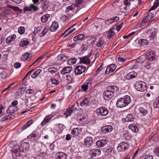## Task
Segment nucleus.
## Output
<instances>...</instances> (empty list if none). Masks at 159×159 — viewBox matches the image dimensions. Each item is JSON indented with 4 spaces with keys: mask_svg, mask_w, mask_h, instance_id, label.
Here are the masks:
<instances>
[{
    "mask_svg": "<svg viewBox=\"0 0 159 159\" xmlns=\"http://www.w3.org/2000/svg\"><path fill=\"white\" fill-rule=\"evenodd\" d=\"M159 5V0L155 2L153 6L151 8L148 13L145 14L144 17L141 22V25H143L145 23L148 22L153 17L156 12L153 11Z\"/></svg>",
    "mask_w": 159,
    "mask_h": 159,
    "instance_id": "f257e3e1",
    "label": "nucleus"
},
{
    "mask_svg": "<svg viewBox=\"0 0 159 159\" xmlns=\"http://www.w3.org/2000/svg\"><path fill=\"white\" fill-rule=\"evenodd\" d=\"M130 102V96L126 95L123 98H119L117 101L116 105L118 107L122 108L128 105Z\"/></svg>",
    "mask_w": 159,
    "mask_h": 159,
    "instance_id": "f03ea898",
    "label": "nucleus"
},
{
    "mask_svg": "<svg viewBox=\"0 0 159 159\" xmlns=\"http://www.w3.org/2000/svg\"><path fill=\"white\" fill-rule=\"evenodd\" d=\"M134 86L138 91L143 92L147 89L146 84L143 81H139L135 83Z\"/></svg>",
    "mask_w": 159,
    "mask_h": 159,
    "instance_id": "7ed1b4c3",
    "label": "nucleus"
},
{
    "mask_svg": "<svg viewBox=\"0 0 159 159\" xmlns=\"http://www.w3.org/2000/svg\"><path fill=\"white\" fill-rule=\"evenodd\" d=\"M96 113L99 116H105L108 115L109 111L106 107H102L96 110Z\"/></svg>",
    "mask_w": 159,
    "mask_h": 159,
    "instance_id": "20e7f679",
    "label": "nucleus"
},
{
    "mask_svg": "<svg viewBox=\"0 0 159 159\" xmlns=\"http://www.w3.org/2000/svg\"><path fill=\"white\" fill-rule=\"evenodd\" d=\"M144 56H140L136 61L135 64L132 66V69H136L138 68H140L142 64L144 62L143 59H145Z\"/></svg>",
    "mask_w": 159,
    "mask_h": 159,
    "instance_id": "39448f33",
    "label": "nucleus"
},
{
    "mask_svg": "<svg viewBox=\"0 0 159 159\" xmlns=\"http://www.w3.org/2000/svg\"><path fill=\"white\" fill-rule=\"evenodd\" d=\"M145 59H143L144 62L145 61V58L150 61H153L155 58V52L153 51H151L148 52L146 54V56H145Z\"/></svg>",
    "mask_w": 159,
    "mask_h": 159,
    "instance_id": "423d86ee",
    "label": "nucleus"
},
{
    "mask_svg": "<svg viewBox=\"0 0 159 159\" xmlns=\"http://www.w3.org/2000/svg\"><path fill=\"white\" fill-rule=\"evenodd\" d=\"M85 70V66L79 65L75 67L74 70V72L76 75H77L84 73Z\"/></svg>",
    "mask_w": 159,
    "mask_h": 159,
    "instance_id": "0eeeda50",
    "label": "nucleus"
},
{
    "mask_svg": "<svg viewBox=\"0 0 159 159\" xmlns=\"http://www.w3.org/2000/svg\"><path fill=\"white\" fill-rule=\"evenodd\" d=\"M129 144L126 143L122 142L120 143L117 147V150L122 152L127 149L129 148Z\"/></svg>",
    "mask_w": 159,
    "mask_h": 159,
    "instance_id": "6e6552de",
    "label": "nucleus"
},
{
    "mask_svg": "<svg viewBox=\"0 0 159 159\" xmlns=\"http://www.w3.org/2000/svg\"><path fill=\"white\" fill-rule=\"evenodd\" d=\"M103 94L104 98L106 100H109L114 95L113 92H111L110 90L105 91Z\"/></svg>",
    "mask_w": 159,
    "mask_h": 159,
    "instance_id": "1a4fd4ad",
    "label": "nucleus"
},
{
    "mask_svg": "<svg viewBox=\"0 0 159 159\" xmlns=\"http://www.w3.org/2000/svg\"><path fill=\"white\" fill-rule=\"evenodd\" d=\"M93 143V138L90 137H87L84 139V145L86 147H89Z\"/></svg>",
    "mask_w": 159,
    "mask_h": 159,
    "instance_id": "9d476101",
    "label": "nucleus"
},
{
    "mask_svg": "<svg viewBox=\"0 0 159 159\" xmlns=\"http://www.w3.org/2000/svg\"><path fill=\"white\" fill-rule=\"evenodd\" d=\"M33 10L34 11H37L39 10L38 6H36L33 4H30L29 7H25L24 9V11H31Z\"/></svg>",
    "mask_w": 159,
    "mask_h": 159,
    "instance_id": "9b49d317",
    "label": "nucleus"
},
{
    "mask_svg": "<svg viewBox=\"0 0 159 159\" xmlns=\"http://www.w3.org/2000/svg\"><path fill=\"white\" fill-rule=\"evenodd\" d=\"M113 129L111 125H107L103 126L101 129V131L103 133L106 134L107 132H111Z\"/></svg>",
    "mask_w": 159,
    "mask_h": 159,
    "instance_id": "f8f14e48",
    "label": "nucleus"
},
{
    "mask_svg": "<svg viewBox=\"0 0 159 159\" xmlns=\"http://www.w3.org/2000/svg\"><path fill=\"white\" fill-rule=\"evenodd\" d=\"M116 68V65L114 64H112L109 65L106 69L105 72V74H108L113 72L115 70Z\"/></svg>",
    "mask_w": 159,
    "mask_h": 159,
    "instance_id": "ddd939ff",
    "label": "nucleus"
},
{
    "mask_svg": "<svg viewBox=\"0 0 159 159\" xmlns=\"http://www.w3.org/2000/svg\"><path fill=\"white\" fill-rule=\"evenodd\" d=\"M20 152H21V149L20 147L18 145L15 146L12 149L13 154L14 153L17 156L19 155Z\"/></svg>",
    "mask_w": 159,
    "mask_h": 159,
    "instance_id": "4468645a",
    "label": "nucleus"
},
{
    "mask_svg": "<svg viewBox=\"0 0 159 159\" xmlns=\"http://www.w3.org/2000/svg\"><path fill=\"white\" fill-rule=\"evenodd\" d=\"M20 148L21 149V152H24L25 151H27L29 150V144L27 142L23 143L21 144Z\"/></svg>",
    "mask_w": 159,
    "mask_h": 159,
    "instance_id": "2eb2a0df",
    "label": "nucleus"
},
{
    "mask_svg": "<svg viewBox=\"0 0 159 159\" xmlns=\"http://www.w3.org/2000/svg\"><path fill=\"white\" fill-rule=\"evenodd\" d=\"M101 153V151L99 149H91L90 151V154L92 156H96L99 155Z\"/></svg>",
    "mask_w": 159,
    "mask_h": 159,
    "instance_id": "dca6fc26",
    "label": "nucleus"
},
{
    "mask_svg": "<svg viewBox=\"0 0 159 159\" xmlns=\"http://www.w3.org/2000/svg\"><path fill=\"white\" fill-rule=\"evenodd\" d=\"M56 159H66V154L63 152H59L56 153L55 155Z\"/></svg>",
    "mask_w": 159,
    "mask_h": 159,
    "instance_id": "f3484780",
    "label": "nucleus"
},
{
    "mask_svg": "<svg viewBox=\"0 0 159 159\" xmlns=\"http://www.w3.org/2000/svg\"><path fill=\"white\" fill-rule=\"evenodd\" d=\"M18 110V108L16 106H10L7 110L8 113H14Z\"/></svg>",
    "mask_w": 159,
    "mask_h": 159,
    "instance_id": "a211bd4d",
    "label": "nucleus"
},
{
    "mask_svg": "<svg viewBox=\"0 0 159 159\" xmlns=\"http://www.w3.org/2000/svg\"><path fill=\"white\" fill-rule=\"evenodd\" d=\"M91 56V54L89 55L87 57H84L80 58V61L84 64H89L90 63V59L89 58Z\"/></svg>",
    "mask_w": 159,
    "mask_h": 159,
    "instance_id": "6ab92c4d",
    "label": "nucleus"
},
{
    "mask_svg": "<svg viewBox=\"0 0 159 159\" xmlns=\"http://www.w3.org/2000/svg\"><path fill=\"white\" fill-rule=\"evenodd\" d=\"M59 26L58 24L57 21L53 22L50 26V30L52 32L56 31Z\"/></svg>",
    "mask_w": 159,
    "mask_h": 159,
    "instance_id": "aec40b11",
    "label": "nucleus"
},
{
    "mask_svg": "<svg viewBox=\"0 0 159 159\" xmlns=\"http://www.w3.org/2000/svg\"><path fill=\"white\" fill-rule=\"evenodd\" d=\"M137 74L135 71H132L129 73L126 76V78L128 80L133 79L136 77Z\"/></svg>",
    "mask_w": 159,
    "mask_h": 159,
    "instance_id": "412c9836",
    "label": "nucleus"
},
{
    "mask_svg": "<svg viewBox=\"0 0 159 159\" xmlns=\"http://www.w3.org/2000/svg\"><path fill=\"white\" fill-rule=\"evenodd\" d=\"M72 70V67L71 66H67L64 67L61 71V74L62 75H64L70 72Z\"/></svg>",
    "mask_w": 159,
    "mask_h": 159,
    "instance_id": "4be33fe9",
    "label": "nucleus"
},
{
    "mask_svg": "<svg viewBox=\"0 0 159 159\" xmlns=\"http://www.w3.org/2000/svg\"><path fill=\"white\" fill-rule=\"evenodd\" d=\"M107 143L106 140H102L101 141L98 140L96 142V145L100 147L104 146Z\"/></svg>",
    "mask_w": 159,
    "mask_h": 159,
    "instance_id": "5701e85b",
    "label": "nucleus"
},
{
    "mask_svg": "<svg viewBox=\"0 0 159 159\" xmlns=\"http://www.w3.org/2000/svg\"><path fill=\"white\" fill-rule=\"evenodd\" d=\"M52 116L50 115L46 116L44 118V120L41 122V124L42 126H43L46 124L51 119Z\"/></svg>",
    "mask_w": 159,
    "mask_h": 159,
    "instance_id": "b1692460",
    "label": "nucleus"
},
{
    "mask_svg": "<svg viewBox=\"0 0 159 159\" xmlns=\"http://www.w3.org/2000/svg\"><path fill=\"white\" fill-rule=\"evenodd\" d=\"M134 0H123V3L125 7L124 8L125 10L129 9L130 2L134 1Z\"/></svg>",
    "mask_w": 159,
    "mask_h": 159,
    "instance_id": "393cba45",
    "label": "nucleus"
},
{
    "mask_svg": "<svg viewBox=\"0 0 159 159\" xmlns=\"http://www.w3.org/2000/svg\"><path fill=\"white\" fill-rule=\"evenodd\" d=\"M57 58L58 60H61L63 61H66L68 59L67 57L62 54L58 55L57 57Z\"/></svg>",
    "mask_w": 159,
    "mask_h": 159,
    "instance_id": "a878e982",
    "label": "nucleus"
},
{
    "mask_svg": "<svg viewBox=\"0 0 159 159\" xmlns=\"http://www.w3.org/2000/svg\"><path fill=\"white\" fill-rule=\"evenodd\" d=\"M129 128L135 133H137L139 131V129L134 124L129 125Z\"/></svg>",
    "mask_w": 159,
    "mask_h": 159,
    "instance_id": "bb28decb",
    "label": "nucleus"
},
{
    "mask_svg": "<svg viewBox=\"0 0 159 159\" xmlns=\"http://www.w3.org/2000/svg\"><path fill=\"white\" fill-rule=\"evenodd\" d=\"M16 38V36L15 34H13L8 37L6 39L7 43H9Z\"/></svg>",
    "mask_w": 159,
    "mask_h": 159,
    "instance_id": "cd10ccee",
    "label": "nucleus"
},
{
    "mask_svg": "<svg viewBox=\"0 0 159 159\" xmlns=\"http://www.w3.org/2000/svg\"><path fill=\"white\" fill-rule=\"evenodd\" d=\"M89 101L88 98H84L80 103L81 106L87 107L89 105Z\"/></svg>",
    "mask_w": 159,
    "mask_h": 159,
    "instance_id": "c85d7f7f",
    "label": "nucleus"
},
{
    "mask_svg": "<svg viewBox=\"0 0 159 159\" xmlns=\"http://www.w3.org/2000/svg\"><path fill=\"white\" fill-rule=\"evenodd\" d=\"M138 43L140 45L144 46L147 45L148 43L147 40L144 39H139L138 41Z\"/></svg>",
    "mask_w": 159,
    "mask_h": 159,
    "instance_id": "c756f323",
    "label": "nucleus"
},
{
    "mask_svg": "<svg viewBox=\"0 0 159 159\" xmlns=\"http://www.w3.org/2000/svg\"><path fill=\"white\" fill-rule=\"evenodd\" d=\"M49 17L50 15L49 14H46L41 17V21L43 23H45L48 21V18Z\"/></svg>",
    "mask_w": 159,
    "mask_h": 159,
    "instance_id": "7c9ffc66",
    "label": "nucleus"
},
{
    "mask_svg": "<svg viewBox=\"0 0 159 159\" xmlns=\"http://www.w3.org/2000/svg\"><path fill=\"white\" fill-rule=\"evenodd\" d=\"M91 85V83L89 82L84 83L81 86V88L83 91H85L88 89L89 85Z\"/></svg>",
    "mask_w": 159,
    "mask_h": 159,
    "instance_id": "2f4dec72",
    "label": "nucleus"
},
{
    "mask_svg": "<svg viewBox=\"0 0 159 159\" xmlns=\"http://www.w3.org/2000/svg\"><path fill=\"white\" fill-rule=\"evenodd\" d=\"M113 148L112 146H109L106 149L105 151V153L106 155H111L112 153V151Z\"/></svg>",
    "mask_w": 159,
    "mask_h": 159,
    "instance_id": "473e14b6",
    "label": "nucleus"
},
{
    "mask_svg": "<svg viewBox=\"0 0 159 159\" xmlns=\"http://www.w3.org/2000/svg\"><path fill=\"white\" fill-rule=\"evenodd\" d=\"M49 7L48 3L47 1H44L42 4V8L44 11H46Z\"/></svg>",
    "mask_w": 159,
    "mask_h": 159,
    "instance_id": "72a5a7b5",
    "label": "nucleus"
},
{
    "mask_svg": "<svg viewBox=\"0 0 159 159\" xmlns=\"http://www.w3.org/2000/svg\"><path fill=\"white\" fill-rule=\"evenodd\" d=\"M57 71V68L51 66L49 67L48 69V71L51 73L52 74L55 73Z\"/></svg>",
    "mask_w": 159,
    "mask_h": 159,
    "instance_id": "f704fd0d",
    "label": "nucleus"
},
{
    "mask_svg": "<svg viewBox=\"0 0 159 159\" xmlns=\"http://www.w3.org/2000/svg\"><path fill=\"white\" fill-rule=\"evenodd\" d=\"M49 30V27H46L44 28L41 33L39 34V36L40 37H42L44 36L45 34L48 32Z\"/></svg>",
    "mask_w": 159,
    "mask_h": 159,
    "instance_id": "c9c22d12",
    "label": "nucleus"
},
{
    "mask_svg": "<svg viewBox=\"0 0 159 159\" xmlns=\"http://www.w3.org/2000/svg\"><path fill=\"white\" fill-rule=\"evenodd\" d=\"M127 120L126 121H133L134 119V115L129 114L127 115Z\"/></svg>",
    "mask_w": 159,
    "mask_h": 159,
    "instance_id": "e433bc0d",
    "label": "nucleus"
},
{
    "mask_svg": "<svg viewBox=\"0 0 159 159\" xmlns=\"http://www.w3.org/2000/svg\"><path fill=\"white\" fill-rule=\"evenodd\" d=\"M29 42L26 40H23L20 42L19 46L21 47H23L28 45Z\"/></svg>",
    "mask_w": 159,
    "mask_h": 159,
    "instance_id": "4c0bfd02",
    "label": "nucleus"
},
{
    "mask_svg": "<svg viewBox=\"0 0 159 159\" xmlns=\"http://www.w3.org/2000/svg\"><path fill=\"white\" fill-rule=\"evenodd\" d=\"M76 61V59L75 58H71L68 60L67 63L69 65H71L75 64Z\"/></svg>",
    "mask_w": 159,
    "mask_h": 159,
    "instance_id": "58836bf2",
    "label": "nucleus"
},
{
    "mask_svg": "<svg viewBox=\"0 0 159 159\" xmlns=\"http://www.w3.org/2000/svg\"><path fill=\"white\" fill-rule=\"evenodd\" d=\"M73 112L71 109L70 108H68L66 109V112L64 113V114L66 115V117H67L68 116H70L71 113Z\"/></svg>",
    "mask_w": 159,
    "mask_h": 159,
    "instance_id": "ea45409f",
    "label": "nucleus"
},
{
    "mask_svg": "<svg viewBox=\"0 0 159 159\" xmlns=\"http://www.w3.org/2000/svg\"><path fill=\"white\" fill-rule=\"evenodd\" d=\"M110 89L114 93V92L118 91L119 88L116 85H112L110 87Z\"/></svg>",
    "mask_w": 159,
    "mask_h": 159,
    "instance_id": "a19ab883",
    "label": "nucleus"
},
{
    "mask_svg": "<svg viewBox=\"0 0 159 159\" xmlns=\"http://www.w3.org/2000/svg\"><path fill=\"white\" fill-rule=\"evenodd\" d=\"M76 6L75 4H73L70 6L68 7H67L66 11V12H68L70 10H72L74 9Z\"/></svg>",
    "mask_w": 159,
    "mask_h": 159,
    "instance_id": "79ce46f5",
    "label": "nucleus"
},
{
    "mask_svg": "<svg viewBox=\"0 0 159 159\" xmlns=\"http://www.w3.org/2000/svg\"><path fill=\"white\" fill-rule=\"evenodd\" d=\"M11 12L10 10H5L2 11L0 15L1 16H5L9 14Z\"/></svg>",
    "mask_w": 159,
    "mask_h": 159,
    "instance_id": "37998d69",
    "label": "nucleus"
},
{
    "mask_svg": "<svg viewBox=\"0 0 159 159\" xmlns=\"http://www.w3.org/2000/svg\"><path fill=\"white\" fill-rule=\"evenodd\" d=\"M153 106L155 108H159V96L155 100Z\"/></svg>",
    "mask_w": 159,
    "mask_h": 159,
    "instance_id": "c03bdc74",
    "label": "nucleus"
},
{
    "mask_svg": "<svg viewBox=\"0 0 159 159\" xmlns=\"http://www.w3.org/2000/svg\"><path fill=\"white\" fill-rule=\"evenodd\" d=\"M156 30L155 29H153L151 33L150 37L152 39H154L156 38Z\"/></svg>",
    "mask_w": 159,
    "mask_h": 159,
    "instance_id": "a18cd8bd",
    "label": "nucleus"
},
{
    "mask_svg": "<svg viewBox=\"0 0 159 159\" xmlns=\"http://www.w3.org/2000/svg\"><path fill=\"white\" fill-rule=\"evenodd\" d=\"M104 42L102 39L100 38L97 42L96 45L98 47H102L104 44Z\"/></svg>",
    "mask_w": 159,
    "mask_h": 159,
    "instance_id": "49530a36",
    "label": "nucleus"
},
{
    "mask_svg": "<svg viewBox=\"0 0 159 159\" xmlns=\"http://www.w3.org/2000/svg\"><path fill=\"white\" fill-rule=\"evenodd\" d=\"M19 33L20 34H23L25 31V29L23 26H20L18 28Z\"/></svg>",
    "mask_w": 159,
    "mask_h": 159,
    "instance_id": "de8ad7c7",
    "label": "nucleus"
},
{
    "mask_svg": "<svg viewBox=\"0 0 159 159\" xmlns=\"http://www.w3.org/2000/svg\"><path fill=\"white\" fill-rule=\"evenodd\" d=\"M139 111L143 116L145 115L148 112V111L147 110H145L143 108L141 107L139 108Z\"/></svg>",
    "mask_w": 159,
    "mask_h": 159,
    "instance_id": "09e8293b",
    "label": "nucleus"
},
{
    "mask_svg": "<svg viewBox=\"0 0 159 159\" xmlns=\"http://www.w3.org/2000/svg\"><path fill=\"white\" fill-rule=\"evenodd\" d=\"M30 55V54L28 52L25 53L23 56V58L24 59V60H29L30 59L29 58Z\"/></svg>",
    "mask_w": 159,
    "mask_h": 159,
    "instance_id": "8fccbe9b",
    "label": "nucleus"
},
{
    "mask_svg": "<svg viewBox=\"0 0 159 159\" xmlns=\"http://www.w3.org/2000/svg\"><path fill=\"white\" fill-rule=\"evenodd\" d=\"M95 41L96 39H90L87 41V43L89 44V45H92L94 44Z\"/></svg>",
    "mask_w": 159,
    "mask_h": 159,
    "instance_id": "3c124183",
    "label": "nucleus"
},
{
    "mask_svg": "<svg viewBox=\"0 0 159 159\" xmlns=\"http://www.w3.org/2000/svg\"><path fill=\"white\" fill-rule=\"evenodd\" d=\"M79 105L78 103H77L76 106L75 104L74 103L71 106V107L70 108L71 109V110L73 112H74L77 109Z\"/></svg>",
    "mask_w": 159,
    "mask_h": 159,
    "instance_id": "603ef678",
    "label": "nucleus"
},
{
    "mask_svg": "<svg viewBox=\"0 0 159 159\" xmlns=\"http://www.w3.org/2000/svg\"><path fill=\"white\" fill-rule=\"evenodd\" d=\"M71 134L74 135H77L78 134V130L77 128L73 129L71 131Z\"/></svg>",
    "mask_w": 159,
    "mask_h": 159,
    "instance_id": "864d4df0",
    "label": "nucleus"
},
{
    "mask_svg": "<svg viewBox=\"0 0 159 159\" xmlns=\"http://www.w3.org/2000/svg\"><path fill=\"white\" fill-rule=\"evenodd\" d=\"M51 82L52 84L55 85H57L59 84V81L54 78H52L51 79Z\"/></svg>",
    "mask_w": 159,
    "mask_h": 159,
    "instance_id": "5fc2aeb1",
    "label": "nucleus"
},
{
    "mask_svg": "<svg viewBox=\"0 0 159 159\" xmlns=\"http://www.w3.org/2000/svg\"><path fill=\"white\" fill-rule=\"evenodd\" d=\"M104 80V78L102 75H100L98 76L95 79V80L96 82L99 81L100 82L103 81Z\"/></svg>",
    "mask_w": 159,
    "mask_h": 159,
    "instance_id": "6e6d98bb",
    "label": "nucleus"
},
{
    "mask_svg": "<svg viewBox=\"0 0 159 159\" xmlns=\"http://www.w3.org/2000/svg\"><path fill=\"white\" fill-rule=\"evenodd\" d=\"M7 7L11 8L16 11H19L20 10V9L18 7H17L13 6L10 5H8Z\"/></svg>",
    "mask_w": 159,
    "mask_h": 159,
    "instance_id": "4d7b16f0",
    "label": "nucleus"
},
{
    "mask_svg": "<svg viewBox=\"0 0 159 159\" xmlns=\"http://www.w3.org/2000/svg\"><path fill=\"white\" fill-rule=\"evenodd\" d=\"M13 116H12L11 115H7L3 117L2 119V120L5 121L7 120H9L11 119Z\"/></svg>",
    "mask_w": 159,
    "mask_h": 159,
    "instance_id": "13d9d810",
    "label": "nucleus"
},
{
    "mask_svg": "<svg viewBox=\"0 0 159 159\" xmlns=\"http://www.w3.org/2000/svg\"><path fill=\"white\" fill-rule=\"evenodd\" d=\"M0 76L2 79H6L7 77L6 72L5 71H2L0 73Z\"/></svg>",
    "mask_w": 159,
    "mask_h": 159,
    "instance_id": "bf43d9fd",
    "label": "nucleus"
},
{
    "mask_svg": "<svg viewBox=\"0 0 159 159\" xmlns=\"http://www.w3.org/2000/svg\"><path fill=\"white\" fill-rule=\"evenodd\" d=\"M76 30L75 28H74L70 30L69 31V32L67 33H66V34H64V37H67L68 35L72 33L73 31L75 30Z\"/></svg>",
    "mask_w": 159,
    "mask_h": 159,
    "instance_id": "052dcab7",
    "label": "nucleus"
},
{
    "mask_svg": "<svg viewBox=\"0 0 159 159\" xmlns=\"http://www.w3.org/2000/svg\"><path fill=\"white\" fill-rule=\"evenodd\" d=\"M105 23L107 25H109L110 23H113L112 18L107 19L105 20Z\"/></svg>",
    "mask_w": 159,
    "mask_h": 159,
    "instance_id": "680f3d73",
    "label": "nucleus"
},
{
    "mask_svg": "<svg viewBox=\"0 0 159 159\" xmlns=\"http://www.w3.org/2000/svg\"><path fill=\"white\" fill-rule=\"evenodd\" d=\"M79 40H81L84 39V36L83 34H81L77 35Z\"/></svg>",
    "mask_w": 159,
    "mask_h": 159,
    "instance_id": "e2e57ef3",
    "label": "nucleus"
},
{
    "mask_svg": "<svg viewBox=\"0 0 159 159\" xmlns=\"http://www.w3.org/2000/svg\"><path fill=\"white\" fill-rule=\"evenodd\" d=\"M147 61H146V64L144 65V66L145 68H147L148 69H149L151 67L150 63L148 61V62L147 63Z\"/></svg>",
    "mask_w": 159,
    "mask_h": 159,
    "instance_id": "0e129e2a",
    "label": "nucleus"
},
{
    "mask_svg": "<svg viewBox=\"0 0 159 159\" xmlns=\"http://www.w3.org/2000/svg\"><path fill=\"white\" fill-rule=\"evenodd\" d=\"M83 1V0H76L75 3L76 7L78 6L80 4L82 3Z\"/></svg>",
    "mask_w": 159,
    "mask_h": 159,
    "instance_id": "69168bd1",
    "label": "nucleus"
},
{
    "mask_svg": "<svg viewBox=\"0 0 159 159\" xmlns=\"http://www.w3.org/2000/svg\"><path fill=\"white\" fill-rule=\"evenodd\" d=\"M26 93L28 94H32L34 93V91L31 89H29L26 90Z\"/></svg>",
    "mask_w": 159,
    "mask_h": 159,
    "instance_id": "338daca9",
    "label": "nucleus"
},
{
    "mask_svg": "<svg viewBox=\"0 0 159 159\" xmlns=\"http://www.w3.org/2000/svg\"><path fill=\"white\" fill-rule=\"evenodd\" d=\"M154 152L156 154H159V147H156L154 150Z\"/></svg>",
    "mask_w": 159,
    "mask_h": 159,
    "instance_id": "774afa93",
    "label": "nucleus"
}]
</instances>
